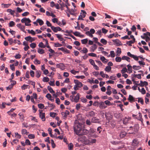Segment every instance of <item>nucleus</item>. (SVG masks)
<instances>
[{
    "label": "nucleus",
    "mask_w": 150,
    "mask_h": 150,
    "mask_svg": "<svg viewBox=\"0 0 150 150\" xmlns=\"http://www.w3.org/2000/svg\"><path fill=\"white\" fill-rule=\"evenodd\" d=\"M13 87V85H12V83H11L10 85H9V86H8L6 88L7 90H11V89H12Z\"/></svg>",
    "instance_id": "49530a36"
},
{
    "label": "nucleus",
    "mask_w": 150,
    "mask_h": 150,
    "mask_svg": "<svg viewBox=\"0 0 150 150\" xmlns=\"http://www.w3.org/2000/svg\"><path fill=\"white\" fill-rule=\"evenodd\" d=\"M88 55H89V56H92L93 57H97V55L96 54L93 53H88Z\"/></svg>",
    "instance_id": "37998d69"
},
{
    "label": "nucleus",
    "mask_w": 150,
    "mask_h": 150,
    "mask_svg": "<svg viewBox=\"0 0 150 150\" xmlns=\"http://www.w3.org/2000/svg\"><path fill=\"white\" fill-rule=\"evenodd\" d=\"M105 103L108 106L112 105L113 104L111 103L108 100H106L104 101Z\"/></svg>",
    "instance_id": "a878e982"
},
{
    "label": "nucleus",
    "mask_w": 150,
    "mask_h": 150,
    "mask_svg": "<svg viewBox=\"0 0 150 150\" xmlns=\"http://www.w3.org/2000/svg\"><path fill=\"white\" fill-rule=\"evenodd\" d=\"M137 99H138V103L140 102L142 105L144 104V101L142 98H138Z\"/></svg>",
    "instance_id": "bb28decb"
},
{
    "label": "nucleus",
    "mask_w": 150,
    "mask_h": 150,
    "mask_svg": "<svg viewBox=\"0 0 150 150\" xmlns=\"http://www.w3.org/2000/svg\"><path fill=\"white\" fill-rule=\"evenodd\" d=\"M41 76V71H37L36 74V76L37 78H39Z\"/></svg>",
    "instance_id": "cd10ccee"
},
{
    "label": "nucleus",
    "mask_w": 150,
    "mask_h": 150,
    "mask_svg": "<svg viewBox=\"0 0 150 150\" xmlns=\"http://www.w3.org/2000/svg\"><path fill=\"white\" fill-rule=\"evenodd\" d=\"M88 134L89 130L85 129L84 127H83L81 132L79 136H80L82 135H86L88 137Z\"/></svg>",
    "instance_id": "f03ea898"
},
{
    "label": "nucleus",
    "mask_w": 150,
    "mask_h": 150,
    "mask_svg": "<svg viewBox=\"0 0 150 150\" xmlns=\"http://www.w3.org/2000/svg\"><path fill=\"white\" fill-rule=\"evenodd\" d=\"M28 137L30 139H33L35 138V135L33 134H30L28 135Z\"/></svg>",
    "instance_id": "3c124183"
},
{
    "label": "nucleus",
    "mask_w": 150,
    "mask_h": 150,
    "mask_svg": "<svg viewBox=\"0 0 150 150\" xmlns=\"http://www.w3.org/2000/svg\"><path fill=\"white\" fill-rule=\"evenodd\" d=\"M60 4L61 6V7H60V8L62 10H64L63 8L64 7H66V5H67L64 4L63 2H62L61 4Z\"/></svg>",
    "instance_id": "4c0bfd02"
},
{
    "label": "nucleus",
    "mask_w": 150,
    "mask_h": 150,
    "mask_svg": "<svg viewBox=\"0 0 150 150\" xmlns=\"http://www.w3.org/2000/svg\"><path fill=\"white\" fill-rule=\"evenodd\" d=\"M121 53V48L119 47L117 48V51L116 52V56H119Z\"/></svg>",
    "instance_id": "f3484780"
},
{
    "label": "nucleus",
    "mask_w": 150,
    "mask_h": 150,
    "mask_svg": "<svg viewBox=\"0 0 150 150\" xmlns=\"http://www.w3.org/2000/svg\"><path fill=\"white\" fill-rule=\"evenodd\" d=\"M141 75H142V74H132V76H133L134 77H137V78L138 79H141V78H142Z\"/></svg>",
    "instance_id": "2eb2a0df"
},
{
    "label": "nucleus",
    "mask_w": 150,
    "mask_h": 150,
    "mask_svg": "<svg viewBox=\"0 0 150 150\" xmlns=\"http://www.w3.org/2000/svg\"><path fill=\"white\" fill-rule=\"evenodd\" d=\"M127 133L125 132H122L120 134V137L121 138H123L126 135Z\"/></svg>",
    "instance_id": "a211bd4d"
},
{
    "label": "nucleus",
    "mask_w": 150,
    "mask_h": 150,
    "mask_svg": "<svg viewBox=\"0 0 150 150\" xmlns=\"http://www.w3.org/2000/svg\"><path fill=\"white\" fill-rule=\"evenodd\" d=\"M56 66L57 68L60 69L62 70H64L65 69V66L63 63L57 64Z\"/></svg>",
    "instance_id": "9d476101"
},
{
    "label": "nucleus",
    "mask_w": 150,
    "mask_h": 150,
    "mask_svg": "<svg viewBox=\"0 0 150 150\" xmlns=\"http://www.w3.org/2000/svg\"><path fill=\"white\" fill-rule=\"evenodd\" d=\"M32 38V37L30 36H28L26 37H25V39L27 41H29L30 42V40L31 39V38Z\"/></svg>",
    "instance_id": "e2e57ef3"
},
{
    "label": "nucleus",
    "mask_w": 150,
    "mask_h": 150,
    "mask_svg": "<svg viewBox=\"0 0 150 150\" xmlns=\"http://www.w3.org/2000/svg\"><path fill=\"white\" fill-rule=\"evenodd\" d=\"M46 97L49 100L50 98H52V96L49 93H47L46 96Z\"/></svg>",
    "instance_id": "338daca9"
},
{
    "label": "nucleus",
    "mask_w": 150,
    "mask_h": 150,
    "mask_svg": "<svg viewBox=\"0 0 150 150\" xmlns=\"http://www.w3.org/2000/svg\"><path fill=\"white\" fill-rule=\"evenodd\" d=\"M74 82L78 87L81 88L83 86V84L77 80H74Z\"/></svg>",
    "instance_id": "39448f33"
},
{
    "label": "nucleus",
    "mask_w": 150,
    "mask_h": 150,
    "mask_svg": "<svg viewBox=\"0 0 150 150\" xmlns=\"http://www.w3.org/2000/svg\"><path fill=\"white\" fill-rule=\"evenodd\" d=\"M38 52L40 54H43L45 53V51L43 49L39 48L38 49Z\"/></svg>",
    "instance_id": "4be33fe9"
},
{
    "label": "nucleus",
    "mask_w": 150,
    "mask_h": 150,
    "mask_svg": "<svg viewBox=\"0 0 150 150\" xmlns=\"http://www.w3.org/2000/svg\"><path fill=\"white\" fill-rule=\"evenodd\" d=\"M83 50L81 51V52L83 53H86L88 52L87 49L85 47H83Z\"/></svg>",
    "instance_id": "c756f323"
},
{
    "label": "nucleus",
    "mask_w": 150,
    "mask_h": 150,
    "mask_svg": "<svg viewBox=\"0 0 150 150\" xmlns=\"http://www.w3.org/2000/svg\"><path fill=\"white\" fill-rule=\"evenodd\" d=\"M99 107L100 109H103L106 108L107 106H105L104 102H101L99 103Z\"/></svg>",
    "instance_id": "6e6552de"
},
{
    "label": "nucleus",
    "mask_w": 150,
    "mask_h": 150,
    "mask_svg": "<svg viewBox=\"0 0 150 150\" xmlns=\"http://www.w3.org/2000/svg\"><path fill=\"white\" fill-rule=\"evenodd\" d=\"M29 12H25L22 14V15L23 16H26L29 15Z\"/></svg>",
    "instance_id": "69168bd1"
},
{
    "label": "nucleus",
    "mask_w": 150,
    "mask_h": 150,
    "mask_svg": "<svg viewBox=\"0 0 150 150\" xmlns=\"http://www.w3.org/2000/svg\"><path fill=\"white\" fill-rule=\"evenodd\" d=\"M49 81V79L47 77H44L42 81L44 82H48Z\"/></svg>",
    "instance_id": "2f4dec72"
},
{
    "label": "nucleus",
    "mask_w": 150,
    "mask_h": 150,
    "mask_svg": "<svg viewBox=\"0 0 150 150\" xmlns=\"http://www.w3.org/2000/svg\"><path fill=\"white\" fill-rule=\"evenodd\" d=\"M88 41V40L87 38L85 39L81 40V42L82 44H86L87 42Z\"/></svg>",
    "instance_id": "c85d7f7f"
},
{
    "label": "nucleus",
    "mask_w": 150,
    "mask_h": 150,
    "mask_svg": "<svg viewBox=\"0 0 150 150\" xmlns=\"http://www.w3.org/2000/svg\"><path fill=\"white\" fill-rule=\"evenodd\" d=\"M48 107L51 108L50 109V110H53L55 106L53 104H51L50 105H48Z\"/></svg>",
    "instance_id": "8fccbe9b"
},
{
    "label": "nucleus",
    "mask_w": 150,
    "mask_h": 150,
    "mask_svg": "<svg viewBox=\"0 0 150 150\" xmlns=\"http://www.w3.org/2000/svg\"><path fill=\"white\" fill-rule=\"evenodd\" d=\"M47 89L51 93H54L55 92L53 90L52 88L50 86H48L47 87Z\"/></svg>",
    "instance_id": "412c9836"
},
{
    "label": "nucleus",
    "mask_w": 150,
    "mask_h": 150,
    "mask_svg": "<svg viewBox=\"0 0 150 150\" xmlns=\"http://www.w3.org/2000/svg\"><path fill=\"white\" fill-rule=\"evenodd\" d=\"M38 46L41 48H45L46 47V45H44L43 43L42 42H40L39 45Z\"/></svg>",
    "instance_id": "b1692460"
},
{
    "label": "nucleus",
    "mask_w": 150,
    "mask_h": 150,
    "mask_svg": "<svg viewBox=\"0 0 150 150\" xmlns=\"http://www.w3.org/2000/svg\"><path fill=\"white\" fill-rule=\"evenodd\" d=\"M122 58L120 57H117L115 58V59L116 62H120L122 60Z\"/></svg>",
    "instance_id": "f704fd0d"
},
{
    "label": "nucleus",
    "mask_w": 150,
    "mask_h": 150,
    "mask_svg": "<svg viewBox=\"0 0 150 150\" xmlns=\"http://www.w3.org/2000/svg\"><path fill=\"white\" fill-rule=\"evenodd\" d=\"M122 60H126L129 62L130 61V58L127 56H123L122 57Z\"/></svg>",
    "instance_id": "dca6fc26"
},
{
    "label": "nucleus",
    "mask_w": 150,
    "mask_h": 150,
    "mask_svg": "<svg viewBox=\"0 0 150 150\" xmlns=\"http://www.w3.org/2000/svg\"><path fill=\"white\" fill-rule=\"evenodd\" d=\"M39 116L40 118L43 121H45V113H42V110H39Z\"/></svg>",
    "instance_id": "20e7f679"
},
{
    "label": "nucleus",
    "mask_w": 150,
    "mask_h": 150,
    "mask_svg": "<svg viewBox=\"0 0 150 150\" xmlns=\"http://www.w3.org/2000/svg\"><path fill=\"white\" fill-rule=\"evenodd\" d=\"M99 120L97 117H93L91 119V122L94 123H99V122L98 121Z\"/></svg>",
    "instance_id": "f8f14e48"
},
{
    "label": "nucleus",
    "mask_w": 150,
    "mask_h": 150,
    "mask_svg": "<svg viewBox=\"0 0 150 150\" xmlns=\"http://www.w3.org/2000/svg\"><path fill=\"white\" fill-rule=\"evenodd\" d=\"M46 24L47 25L48 27H50L51 28V27L53 26H52V25L48 21H46Z\"/></svg>",
    "instance_id": "6e6d98bb"
},
{
    "label": "nucleus",
    "mask_w": 150,
    "mask_h": 150,
    "mask_svg": "<svg viewBox=\"0 0 150 150\" xmlns=\"http://www.w3.org/2000/svg\"><path fill=\"white\" fill-rule=\"evenodd\" d=\"M27 31L29 33H31L32 35H34L35 34V31L33 30H27Z\"/></svg>",
    "instance_id": "e433bc0d"
},
{
    "label": "nucleus",
    "mask_w": 150,
    "mask_h": 150,
    "mask_svg": "<svg viewBox=\"0 0 150 150\" xmlns=\"http://www.w3.org/2000/svg\"><path fill=\"white\" fill-rule=\"evenodd\" d=\"M38 106L39 108L41 109H42L44 107V104L41 103L38 104Z\"/></svg>",
    "instance_id": "a18cd8bd"
},
{
    "label": "nucleus",
    "mask_w": 150,
    "mask_h": 150,
    "mask_svg": "<svg viewBox=\"0 0 150 150\" xmlns=\"http://www.w3.org/2000/svg\"><path fill=\"white\" fill-rule=\"evenodd\" d=\"M121 73L122 74H124V73H125L126 72H127L128 71L127 70V68L125 67L123 68L122 70H121Z\"/></svg>",
    "instance_id": "58836bf2"
},
{
    "label": "nucleus",
    "mask_w": 150,
    "mask_h": 150,
    "mask_svg": "<svg viewBox=\"0 0 150 150\" xmlns=\"http://www.w3.org/2000/svg\"><path fill=\"white\" fill-rule=\"evenodd\" d=\"M27 18H25V17H24V18H23V19H22L21 20V22L22 23H26V22H27Z\"/></svg>",
    "instance_id": "13d9d810"
},
{
    "label": "nucleus",
    "mask_w": 150,
    "mask_h": 150,
    "mask_svg": "<svg viewBox=\"0 0 150 150\" xmlns=\"http://www.w3.org/2000/svg\"><path fill=\"white\" fill-rule=\"evenodd\" d=\"M25 143L27 145H30L31 144L30 141L28 139L25 140Z\"/></svg>",
    "instance_id": "0e129e2a"
},
{
    "label": "nucleus",
    "mask_w": 150,
    "mask_h": 150,
    "mask_svg": "<svg viewBox=\"0 0 150 150\" xmlns=\"http://www.w3.org/2000/svg\"><path fill=\"white\" fill-rule=\"evenodd\" d=\"M51 144L52 145V147L53 148H54L55 146L56 145L54 143V141L53 139H51Z\"/></svg>",
    "instance_id": "de8ad7c7"
},
{
    "label": "nucleus",
    "mask_w": 150,
    "mask_h": 150,
    "mask_svg": "<svg viewBox=\"0 0 150 150\" xmlns=\"http://www.w3.org/2000/svg\"><path fill=\"white\" fill-rule=\"evenodd\" d=\"M51 29L54 33H57L58 31L61 30V28L59 26L55 27L54 26L51 27Z\"/></svg>",
    "instance_id": "423d86ee"
},
{
    "label": "nucleus",
    "mask_w": 150,
    "mask_h": 150,
    "mask_svg": "<svg viewBox=\"0 0 150 150\" xmlns=\"http://www.w3.org/2000/svg\"><path fill=\"white\" fill-rule=\"evenodd\" d=\"M89 62L93 66L95 64L94 60L92 59H90L89 60Z\"/></svg>",
    "instance_id": "09e8293b"
},
{
    "label": "nucleus",
    "mask_w": 150,
    "mask_h": 150,
    "mask_svg": "<svg viewBox=\"0 0 150 150\" xmlns=\"http://www.w3.org/2000/svg\"><path fill=\"white\" fill-rule=\"evenodd\" d=\"M99 103L98 101H96L94 102L93 105L94 106L98 107L99 106Z\"/></svg>",
    "instance_id": "473e14b6"
},
{
    "label": "nucleus",
    "mask_w": 150,
    "mask_h": 150,
    "mask_svg": "<svg viewBox=\"0 0 150 150\" xmlns=\"http://www.w3.org/2000/svg\"><path fill=\"white\" fill-rule=\"evenodd\" d=\"M128 100L131 103L135 101V98L132 95H129Z\"/></svg>",
    "instance_id": "9b49d317"
},
{
    "label": "nucleus",
    "mask_w": 150,
    "mask_h": 150,
    "mask_svg": "<svg viewBox=\"0 0 150 150\" xmlns=\"http://www.w3.org/2000/svg\"><path fill=\"white\" fill-rule=\"evenodd\" d=\"M111 67L108 66H106L105 69V71L108 72H110L111 70Z\"/></svg>",
    "instance_id": "5701e85b"
},
{
    "label": "nucleus",
    "mask_w": 150,
    "mask_h": 150,
    "mask_svg": "<svg viewBox=\"0 0 150 150\" xmlns=\"http://www.w3.org/2000/svg\"><path fill=\"white\" fill-rule=\"evenodd\" d=\"M95 115V112L93 111H91L88 112V114L87 116L88 117H93Z\"/></svg>",
    "instance_id": "4468645a"
},
{
    "label": "nucleus",
    "mask_w": 150,
    "mask_h": 150,
    "mask_svg": "<svg viewBox=\"0 0 150 150\" xmlns=\"http://www.w3.org/2000/svg\"><path fill=\"white\" fill-rule=\"evenodd\" d=\"M73 128L74 132L76 135L79 136L83 128L82 125L80 123H75L73 126Z\"/></svg>",
    "instance_id": "f257e3e1"
},
{
    "label": "nucleus",
    "mask_w": 150,
    "mask_h": 150,
    "mask_svg": "<svg viewBox=\"0 0 150 150\" xmlns=\"http://www.w3.org/2000/svg\"><path fill=\"white\" fill-rule=\"evenodd\" d=\"M128 119L127 117H125L123 120V123L126 125L128 122Z\"/></svg>",
    "instance_id": "ea45409f"
},
{
    "label": "nucleus",
    "mask_w": 150,
    "mask_h": 150,
    "mask_svg": "<svg viewBox=\"0 0 150 150\" xmlns=\"http://www.w3.org/2000/svg\"><path fill=\"white\" fill-rule=\"evenodd\" d=\"M21 55L20 54H16L15 56L14 57L16 59H19L21 57Z\"/></svg>",
    "instance_id": "680f3d73"
},
{
    "label": "nucleus",
    "mask_w": 150,
    "mask_h": 150,
    "mask_svg": "<svg viewBox=\"0 0 150 150\" xmlns=\"http://www.w3.org/2000/svg\"><path fill=\"white\" fill-rule=\"evenodd\" d=\"M110 56L112 57H114L115 56V54L114 52L113 51H110Z\"/></svg>",
    "instance_id": "4d7b16f0"
},
{
    "label": "nucleus",
    "mask_w": 150,
    "mask_h": 150,
    "mask_svg": "<svg viewBox=\"0 0 150 150\" xmlns=\"http://www.w3.org/2000/svg\"><path fill=\"white\" fill-rule=\"evenodd\" d=\"M97 48V46L96 44H94L92 46V48H91L92 51L93 52H94Z\"/></svg>",
    "instance_id": "c9c22d12"
},
{
    "label": "nucleus",
    "mask_w": 150,
    "mask_h": 150,
    "mask_svg": "<svg viewBox=\"0 0 150 150\" xmlns=\"http://www.w3.org/2000/svg\"><path fill=\"white\" fill-rule=\"evenodd\" d=\"M100 42L104 45L106 44L107 43V40L103 38L101 39Z\"/></svg>",
    "instance_id": "7c9ffc66"
},
{
    "label": "nucleus",
    "mask_w": 150,
    "mask_h": 150,
    "mask_svg": "<svg viewBox=\"0 0 150 150\" xmlns=\"http://www.w3.org/2000/svg\"><path fill=\"white\" fill-rule=\"evenodd\" d=\"M7 11L9 12L11 15H13V16H14L13 15L15 12L14 10H12L11 9H7Z\"/></svg>",
    "instance_id": "aec40b11"
},
{
    "label": "nucleus",
    "mask_w": 150,
    "mask_h": 150,
    "mask_svg": "<svg viewBox=\"0 0 150 150\" xmlns=\"http://www.w3.org/2000/svg\"><path fill=\"white\" fill-rule=\"evenodd\" d=\"M69 112L67 110H66L65 112H62L61 113V114L62 115L64 119H65L67 118V116L69 115Z\"/></svg>",
    "instance_id": "1a4fd4ad"
},
{
    "label": "nucleus",
    "mask_w": 150,
    "mask_h": 150,
    "mask_svg": "<svg viewBox=\"0 0 150 150\" xmlns=\"http://www.w3.org/2000/svg\"><path fill=\"white\" fill-rule=\"evenodd\" d=\"M8 41L9 42L10 45H11L13 42V40L12 38H8Z\"/></svg>",
    "instance_id": "052dcab7"
},
{
    "label": "nucleus",
    "mask_w": 150,
    "mask_h": 150,
    "mask_svg": "<svg viewBox=\"0 0 150 150\" xmlns=\"http://www.w3.org/2000/svg\"><path fill=\"white\" fill-rule=\"evenodd\" d=\"M30 47L32 48H34L36 47V44L35 43H32L30 45Z\"/></svg>",
    "instance_id": "a19ab883"
},
{
    "label": "nucleus",
    "mask_w": 150,
    "mask_h": 150,
    "mask_svg": "<svg viewBox=\"0 0 150 150\" xmlns=\"http://www.w3.org/2000/svg\"><path fill=\"white\" fill-rule=\"evenodd\" d=\"M10 67L11 70L13 71H14L15 70V67L14 66V64H10Z\"/></svg>",
    "instance_id": "864d4df0"
},
{
    "label": "nucleus",
    "mask_w": 150,
    "mask_h": 150,
    "mask_svg": "<svg viewBox=\"0 0 150 150\" xmlns=\"http://www.w3.org/2000/svg\"><path fill=\"white\" fill-rule=\"evenodd\" d=\"M74 35L76 36H79L80 34V33L77 31H75L73 33Z\"/></svg>",
    "instance_id": "bf43d9fd"
},
{
    "label": "nucleus",
    "mask_w": 150,
    "mask_h": 150,
    "mask_svg": "<svg viewBox=\"0 0 150 150\" xmlns=\"http://www.w3.org/2000/svg\"><path fill=\"white\" fill-rule=\"evenodd\" d=\"M133 69L135 70H138L141 68V67L139 66H137L136 65H134L132 67Z\"/></svg>",
    "instance_id": "393cba45"
},
{
    "label": "nucleus",
    "mask_w": 150,
    "mask_h": 150,
    "mask_svg": "<svg viewBox=\"0 0 150 150\" xmlns=\"http://www.w3.org/2000/svg\"><path fill=\"white\" fill-rule=\"evenodd\" d=\"M37 22L39 23V25H42L44 24L43 21L39 18H38L37 20Z\"/></svg>",
    "instance_id": "6ab92c4d"
},
{
    "label": "nucleus",
    "mask_w": 150,
    "mask_h": 150,
    "mask_svg": "<svg viewBox=\"0 0 150 150\" xmlns=\"http://www.w3.org/2000/svg\"><path fill=\"white\" fill-rule=\"evenodd\" d=\"M80 99V94L79 93H78L75 97L74 100V101L76 103H77Z\"/></svg>",
    "instance_id": "ddd939ff"
},
{
    "label": "nucleus",
    "mask_w": 150,
    "mask_h": 150,
    "mask_svg": "<svg viewBox=\"0 0 150 150\" xmlns=\"http://www.w3.org/2000/svg\"><path fill=\"white\" fill-rule=\"evenodd\" d=\"M20 29L23 31V32L25 33H26V31L25 30V26L24 25H22L20 28Z\"/></svg>",
    "instance_id": "603ef678"
},
{
    "label": "nucleus",
    "mask_w": 150,
    "mask_h": 150,
    "mask_svg": "<svg viewBox=\"0 0 150 150\" xmlns=\"http://www.w3.org/2000/svg\"><path fill=\"white\" fill-rule=\"evenodd\" d=\"M49 83L51 86H55L54 80H53V81H50V82H49Z\"/></svg>",
    "instance_id": "c03bdc74"
},
{
    "label": "nucleus",
    "mask_w": 150,
    "mask_h": 150,
    "mask_svg": "<svg viewBox=\"0 0 150 150\" xmlns=\"http://www.w3.org/2000/svg\"><path fill=\"white\" fill-rule=\"evenodd\" d=\"M68 146H69V150L73 149V146L72 143H70L68 145Z\"/></svg>",
    "instance_id": "5fc2aeb1"
},
{
    "label": "nucleus",
    "mask_w": 150,
    "mask_h": 150,
    "mask_svg": "<svg viewBox=\"0 0 150 150\" xmlns=\"http://www.w3.org/2000/svg\"><path fill=\"white\" fill-rule=\"evenodd\" d=\"M15 25V23L13 21H11L9 23V26L13 27Z\"/></svg>",
    "instance_id": "79ce46f5"
},
{
    "label": "nucleus",
    "mask_w": 150,
    "mask_h": 150,
    "mask_svg": "<svg viewBox=\"0 0 150 150\" xmlns=\"http://www.w3.org/2000/svg\"><path fill=\"white\" fill-rule=\"evenodd\" d=\"M112 40L113 42H114L116 44V46H117L122 45V44L121 43V41L118 39Z\"/></svg>",
    "instance_id": "0eeeda50"
},
{
    "label": "nucleus",
    "mask_w": 150,
    "mask_h": 150,
    "mask_svg": "<svg viewBox=\"0 0 150 150\" xmlns=\"http://www.w3.org/2000/svg\"><path fill=\"white\" fill-rule=\"evenodd\" d=\"M54 47H59L62 46V45L59 43L58 42L54 43Z\"/></svg>",
    "instance_id": "72a5a7b5"
},
{
    "label": "nucleus",
    "mask_w": 150,
    "mask_h": 150,
    "mask_svg": "<svg viewBox=\"0 0 150 150\" xmlns=\"http://www.w3.org/2000/svg\"><path fill=\"white\" fill-rule=\"evenodd\" d=\"M96 129L93 128H90L89 130V134H88V138L94 136L95 132H96Z\"/></svg>",
    "instance_id": "7ed1b4c3"
},
{
    "label": "nucleus",
    "mask_w": 150,
    "mask_h": 150,
    "mask_svg": "<svg viewBox=\"0 0 150 150\" xmlns=\"http://www.w3.org/2000/svg\"><path fill=\"white\" fill-rule=\"evenodd\" d=\"M102 33L104 34L106 33L108 31V30L104 28H102Z\"/></svg>",
    "instance_id": "774afa93"
}]
</instances>
